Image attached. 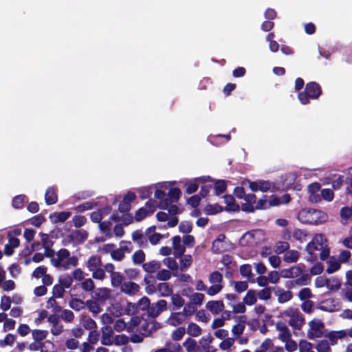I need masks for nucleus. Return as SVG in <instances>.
Segmentation results:
<instances>
[{"label":"nucleus","instance_id":"f257e3e1","mask_svg":"<svg viewBox=\"0 0 352 352\" xmlns=\"http://www.w3.org/2000/svg\"><path fill=\"white\" fill-rule=\"evenodd\" d=\"M52 247H45L44 257L51 258L52 265L56 268L67 270L75 267L78 264V259L76 256H70V252L65 248H61L57 253V257L54 258L55 252Z\"/></svg>","mask_w":352,"mask_h":352},{"label":"nucleus","instance_id":"f03ea898","mask_svg":"<svg viewBox=\"0 0 352 352\" xmlns=\"http://www.w3.org/2000/svg\"><path fill=\"white\" fill-rule=\"evenodd\" d=\"M298 219L302 223L318 225L325 222L328 218L327 214L314 208H302L298 214Z\"/></svg>","mask_w":352,"mask_h":352},{"label":"nucleus","instance_id":"7ed1b4c3","mask_svg":"<svg viewBox=\"0 0 352 352\" xmlns=\"http://www.w3.org/2000/svg\"><path fill=\"white\" fill-rule=\"evenodd\" d=\"M322 93L320 85L312 81L306 84L305 90L298 94V98L302 104H307L310 102V99H318Z\"/></svg>","mask_w":352,"mask_h":352},{"label":"nucleus","instance_id":"20e7f679","mask_svg":"<svg viewBox=\"0 0 352 352\" xmlns=\"http://www.w3.org/2000/svg\"><path fill=\"white\" fill-rule=\"evenodd\" d=\"M283 318H288V324L294 329L300 330L305 323V318L302 314L293 307H289L280 313Z\"/></svg>","mask_w":352,"mask_h":352},{"label":"nucleus","instance_id":"39448f33","mask_svg":"<svg viewBox=\"0 0 352 352\" xmlns=\"http://www.w3.org/2000/svg\"><path fill=\"white\" fill-rule=\"evenodd\" d=\"M305 268V265L303 264H300L298 266H293L291 267V274L292 278L298 277L300 275V277L295 279L294 280H288L286 282L285 286H294V284L298 286H305L310 283L311 279V275L309 274H303L302 272L303 269Z\"/></svg>","mask_w":352,"mask_h":352},{"label":"nucleus","instance_id":"423d86ee","mask_svg":"<svg viewBox=\"0 0 352 352\" xmlns=\"http://www.w3.org/2000/svg\"><path fill=\"white\" fill-rule=\"evenodd\" d=\"M212 180L210 176H201L195 177L192 179H187L182 182L184 187L185 188V192L188 195H191L197 192L200 185V183H204L206 181Z\"/></svg>","mask_w":352,"mask_h":352},{"label":"nucleus","instance_id":"0eeeda50","mask_svg":"<svg viewBox=\"0 0 352 352\" xmlns=\"http://www.w3.org/2000/svg\"><path fill=\"white\" fill-rule=\"evenodd\" d=\"M309 329L307 332V338L313 340L320 338L322 336L324 323L318 319H314L309 322Z\"/></svg>","mask_w":352,"mask_h":352},{"label":"nucleus","instance_id":"6e6552de","mask_svg":"<svg viewBox=\"0 0 352 352\" xmlns=\"http://www.w3.org/2000/svg\"><path fill=\"white\" fill-rule=\"evenodd\" d=\"M319 238L322 240V234L316 236L312 241L308 243L306 246V251L309 254L310 260L311 261H315L318 258V255L315 253V252L320 251L323 248V244L319 241Z\"/></svg>","mask_w":352,"mask_h":352},{"label":"nucleus","instance_id":"1a4fd4ad","mask_svg":"<svg viewBox=\"0 0 352 352\" xmlns=\"http://www.w3.org/2000/svg\"><path fill=\"white\" fill-rule=\"evenodd\" d=\"M160 328V324L154 319L146 320L140 326V333L144 336H149L157 329Z\"/></svg>","mask_w":352,"mask_h":352},{"label":"nucleus","instance_id":"9d476101","mask_svg":"<svg viewBox=\"0 0 352 352\" xmlns=\"http://www.w3.org/2000/svg\"><path fill=\"white\" fill-rule=\"evenodd\" d=\"M275 329L278 331V338L281 341H285L286 339L292 337V333L287 324L278 321L275 324Z\"/></svg>","mask_w":352,"mask_h":352},{"label":"nucleus","instance_id":"9b49d317","mask_svg":"<svg viewBox=\"0 0 352 352\" xmlns=\"http://www.w3.org/2000/svg\"><path fill=\"white\" fill-rule=\"evenodd\" d=\"M101 343L104 346L113 345V331L110 326H104L101 328Z\"/></svg>","mask_w":352,"mask_h":352},{"label":"nucleus","instance_id":"f8f14e48","mask_svg":"<svg viewBox=\"0 0 352 352\" xmlns=\"http://www.w3.org/2000/svg\"><path fill=\"white\" fill-rule=\"evenodd\" d=\"M243 199L245 203L241 204V210L245 212H254L255 211L254 204L256 203V196L254 194H245Z\"/></svg>","mask_w":352,"mask_h":352},{"label":"nucleus","instance_id":"ddd939ff","mask_svg":"<svg viewBox=\"0 0 352 352\" xmlns=\"http://www.w3.org/2000/svg\"><path fill=\"white\" fill-rule=\"evenodd\" d=\"M72 213L69 211L55 212L50 214L49 218L52 223H63L70 217Z\"/></svg>","mask_w":352,"mask_h":352},{"label":"nucleus","instance_id":"4468645a","mask_svg":"<svg viewBox=\"0 0 352 352\" xmlns=\"http://www.w3.org/2000/svg\"><path fill=\"white\" fill-rule=\"evenodd\" d=\"M186 320V318L182 311L175 312L172 313L167 319V324L173 327H177L184 323Z\"/></svg>","mask_w":352,"mask_h":352},{"label":"nucleus","instance_id":"2eb2a0df","mask_svg":"<svg viewBox=\"0 0 352 352\" xmlns=\"http://www.w3.org/2000/svg\"><path fill=\"white\" fill-rule=\"evenodd\" d=\"M225 204L226 206L225 208V210L226 211H232V212H238L240 210V206L238 204L236 203L234 197L232 195H226L223 196Z\"/></svg>","mask_w":352,"mask_h":352},{"label":"nucleus","instance_id":"dca6fc26","mask_svg":"<svg viewBox=\"0 0 352 352\" xmlns=\"http://www.w3.org/2000/svg\"><path fill=\"white\" fill-rule=\"evenodd\" d=\"M173 241V248L175 250V257H182L185 251L186 248L181 245V237L179 235L175 236L172 239Z\"/></svg>","mask_w":352,"mask_h":352},{"label":"nucleus","instance_id":"f3484780","mask_svg":"<svg viewBox=\"0 0 352 352\" xmlns=\"http://www.w3.org/2000/svg\"><path fill=\"white\" fill-rule=\"evenodd\" d=\"M212 186L214 188V194L216 196H219L226 191L227 182L224 179H213Z\"/></svg>","mask_w":352,"mask_h":352},{"label":"nucleus","instance_id":"a211bd4d","mask_svg":"<svg viewBox=\"0 0 352 352\" xmlns=\"http://www.w3.org/2000/svg\"><path fill=\"white\" fill-rule=\"evenodd\" d=\"M45 201L47 205H53L58 201V195L54 188L49 187L45 194Z\"/></svg>","mask_w":352,"mask_h":352},{"label":"nucleus","instance_id":"6ab92c4d","mask_svg":"<svg viewBox=\"0 0 352 352\" xmlns=\"http://www.w3.org/2000/svg\"><path fill=\"white\" fill-rule=\"evenodd\" d=\"M241 274L247 278L248 282L254 283L256 281L255 275L252 272V267L249 264L242 265L240 267Z\"/></svg>","mask_w":352,"mask_h":352},{"label":"nucleus","instance_id":"aec40b11","mask_svg":"<svg viewBox=\"0 0 352 352\" xmlns=\"http://www.w3.org/2000/svg\"><path fill=\"white\" fill-rule=\"evenodd\" d=\"M182 294L184 296H188L190 300L191 303H193V305H201L204 295L201 293H192V294L189 295V289H184L182 291Z\"/></svg>","mask_w":352,"mask_h":352},{"label":"nucleus","instance_id":"412c9836","mask_svg":"<svg viewBox=\"0 0 352 352\" xmlns=\"http://www.w3.org/2000/svg\"><path fill=\"white\" fill-rule=\"evenodd\" d=\"M206 307L212 314L217 315L223 310L224 305L222 301H209Z\"/></svg>","mask_w":352,"mask_h":352},{"label":"nucleus","instance_id":"4be33fe9","mask_svg":"<svg viewBox=\"0 0 352 352\" xmlns=\"http://www.w3.org/2000/svg\"><path fill=\"white\" fill-rule=\"evenodd\" d=\"M186 331L190 337L197 338L202 334L203 331L197 323L190 322L188 324Z\"/></svg>","mask_w":352,"mask_h":352},{"label":"nucleus","instance_id":"5701e85b","mask_svg":"<svg viewBox=\"0 0 352 352\" xmlns=\"http://www.w3.org/2000/svg\"><path fill=\"white\" fill-rule=\"evenodd\" d=\"M96 298L103 300L109 297V290L107 287H89Z\"/></svg>","mask_w":352,"mask_h":352},{"label":"nucleus","instance_id":"b1692460","mask_svg":"<svg viewBox=\"0 0 352 352\" xmlns=\"http://www.w3.org/2000/svg\"><path fill=\"white\" fill-rule=\"evenodd\" d=\"M183 346L186 352H197L199 349L197 341L192 338H188L186 339L183 343Z\"/></svg>","mask_w":352,"mask_h":352},{"label":"nucleus","instance_id":"393cba45","mask_svg":"<svg viewBox=\"0 0 352 352\" xmlns=\"http://www.w3.org/2000/svg\"><path fill=\"white\" fill-rule=\"evenodd\" d=\"M223 210V208L218 204H208L206 206L204 209V212L207 215H214L217 213L221 212Z\"/></svg>","mask_w":352,"mask_h":352},{"label":"nucleus","instance_id":"a878e982","mask_svg":"<svg viewBox=\"0 0 352 352\" xmlns=\"http://www.w3.org/2000/svg\"><path fill=\"white\" fill-rule=\"evenodd\" d=\"M101 265V258L98 255H93L90 256L87 263V266L89 271L96 270V268H98Z\"/></svg>","mask_w":352,"mask_h":352},{"label":"nucleus","instance_id":"bb28decb","mask_svg":"<svg viewBox=\"0 0 352 352\" xmlns=\"http://www.w3.org/2000/svg\"><path fill=\"white\" fill-rule=\"evenodd\" d=\"M328 266L327 267L326 272L328 274H333L338 271L341 265L339 261H337L335 257H330L329 261H327Z\"/></svg>","mask_w":352,"mask_h":352},{"label":"nucleus","instance_id":"cd10ccee","mask_svg":"<svg viewBox=\"0 0 352 352\" xmlns=\"http://www.w3.org/2000/svg\"><path fill=\"white\" fill-rule=\"evenodd\" d=\"M299 258V252L297 250H287L283 256V261L288 263L296 262Z\"/></svg>","mask_w":352,"mask_h":352},{"label":"nucleus","instance_id":"c85d7f7f","mask_svg":"<svg viewBox=\"0 0 352 352\" xmlns=\"http://www.w3.org/2000/svg\"><path fill=\"white\" fill-rule=\"evenodd\" d=\"M144 271L148 273H154L157 272L161 267V263L157 261H152L148 263H145L142 265Z\"/></svg>","mask_w":352,"mask_h":352},{"label":"nucleus","instance_id":"c756f323","mask_svg":"<svg viewBox=\"0 0 352 352\" xmlns=\"http://www.w3.org/2000/svg\"><path fill=\"white\" fill-rule=\"evenodd\" d=\"M48 331L43 329H34L32 331V336L34 341L45 342L43 340L47 337Z\"/></svg>","mask_w":352,"mask_h":352},{"label":"nucleus","instance_id":"7c9ffc66","mask_svg":"<svg viewBox=\"0 0 352 352\" xmlns=\"http://www.w3.org/2000/svg\"><path fill=\"white\" fill-rule=\"evenodd\" d=\"M47 344L52 345V342L49 340L45 341V342L34 341V342L30 344V345L28 346V349L32 351H41V352H46L44 349L45 348Z\"/></svg>","mask_w":352,"mask_h":352},{"label":"nucleus","instance_id":"2f4dec72","mask_svg":"<svg viewBox=\"0 0 352 352\" xmlns=\"http://www.w3.org/2000/svg\"><path fill=\"white\" fill-rule=\"evenodd\" d=\"M346 336H347V333L344 330L333 331L329 333L328 338H329V340L331 341L332 344H333L337 342V340L338 339L344 338L346 337Z\"/></svg>","mask_w":352,"mask_h":352},{"label":"nucleus","instance_id":"473e14b6","mask_svg":"<svg viewBox=\"0 0 352 352\" xmlns=\"http://www.w3.org/2000/svg\"><path fill=\"white\" fill-rule=\"evenodd\" d=\"M132 239L134 241H137L141 247L147 245V240L144 237L142 231L140 230H137L132 233Z\"/></svg>","mask_w":352,"mask_h":352},{"label":"nucleus","instance_id":"72a5a7b5","mask_svg":"<svg viewBox=\"0 0 352 352\" xmlns=\"http://www.w3.org/2000/svg\"><path fill=\"white\" fill-rule=\"evenodd\" d=\"M315 286H341V283L338 282L331 285L330 280L325 276H320L315 280Z\"/></svg>","mask_w":352,"mask_h":352},{"label":"nucleus","instance_id":"f704fd0d","mask_svg":"<svg viewBox=\"0 0 352 352\" xmlns=\"http://www.w3.org/2000/svg\"><path fill=\"white\" fill-rule=\"evenodd\" d=\"M212 182H213V178L212 177V180H210V181H206L204 183H200V184L201 186V190L199 192V195L201 197L204 198L208 195L210 189L212 187Z\"/></svg>","mask_w":352,"mask_h":352},{"label":"nucleus","instance_id":"c9c22d12","mask_svg":"<svg viewBox=\"0 0 352 352\" xmlns=\"http://www.w3.org/2000/svg\"><path fill=\"white\" fill-rule=\"evenodd\" d=\"M223 279L222 274L219 271H214L210 275V283L212 286H222L220 283Z\"/></svg>","mask_w":352,"mask_h":352},{"label":"nucleus","instance_id":"e433bc0d","mask_svg":"<svg viewBox=\"0 0 352 352\" xmlns=\"http://www.w3.org/2000/svg\"><path fill=\"white\" fill-rule=\"evenodd\" d=\"M141 322V318L139 316H133L127 322V331L134 332L137 330L138 325Z\"/></svg>","mask_w":352,"mask_h":352},{"label":"nucleus","instance_id":"4c0bfd02","mask_svg":"<svg viewBox=\"0 0 352 352\" xmlns=\"http://www.w3.org/2000/svg\"><path fill=\"white\" fill-rule=\"evenodd\" d=\"M276 292V295L278 296V300L280 302H285L289 300L292 294L289 291H285L284 289H280Z\"/></svg>","mask_w":352,"mask_h":352},{"label":"nucleus","instance_id":"58836bf2","mask_svg":"<svg viewBox=\"0 0 352 352\" xmlns=\"http://www.w3.org/2000/svg\"><path fill=\"white\" fill-rule=\"evenodd\" d=\"M160 352H180L182 346L179 344L167 343L166 347L158 349Z\"/></svg>","mask_w":352,"mask_h":352},{"label":"nucleus","instance_id":"ea45409f","mask_svg":"<svg viewBox=\"0 0 352 352\" xmlns=\"http://www.w3.org/2000/svg\"><path fill=\"white\" fill-rule=\"evenodd\" d=\"M25 195H19L12 199V205L15 209H22L24 207Z\"/></svg>","mask_w":352,"mask_h":352},{"label":"nucleus","instance_id":"a19ab883","mask_svg":"<svg viewBox=\"0 0 352 352\" xmlns=\"http://www.w3.org/2000/svg\"><path fill=\"white\" fill-rule=\"evenodd\" d=\"M197 311V307L196 305H193V303L188 302L185 305L183 311L182 313L184 314V316L187 319L192 315H193Z\"/></svg>","mask_w":352,"mask_h":352},{"label":"nucleus","instance_id":"79ce46f5","mask_svg":"<svg viewBox=\"0 0 352 352\" xmlns=\"http://www.w3.org/2000/svg\"><path fill=\"white\" fill-rule=\"evenodd\" d=\"M282 342L285 343V349L287 352H294L298 349L297 342L292 340V337L285 340V341H283Z\"/></svg>","mask_w":352,"mask_h":352},{"label":"nucleus","instance_id":"37998d69","mask_svg":"<svg viewBox=\"0 0 352 352\" xmlns=\"http://www.w3.org/2000/svg\"><path fill=\"white\" fill-rule=\"evenodd\" d=\"M185 333L186 329L184 327H179L173 331L171 338L173 341H179L183 338Z\"/></svg>","mask_w":352,"mask_h":352},{"label":"nucleus","instance_id":"c03bdc74","mask_svg":"<svg viewBox=\"0 0 352 352\" xmlns=\"http://www.w3.org/2000/svg\"><path fill=\"white\" fill-rule=\"evenodd\" d=\"M182 195V192L179 188H171L168 190V197L173 202L176 203L179 201Z\"/></svg>","mask_w":352,"mask_h":352},{"label":"nucleus","instance_id":"a18cd8bd","mask_svg":"<svg viewBox=\"0 0 352 352\" xmlns=\"http://www.w3.org/2000/svg\"><path fill=\"white\" fill-rule=\"evenodd\" d=\"M235 339L234 338H226L219 344V348L223 351H228L234 345Z\"/></svg>","mask_w":352,"mask_h":352},{"label":"nucleus","instance_id":"49530a36","mask_svg":"<svg viewBox=\"0 0 352 352\" xmlns=\"http://www.w3.org/2000/svg\"><path fill=\"white\" fill-rule=\"evenodd\" d=\"M132 261L134 264H142L145 261V254L143 250H139L134 252L132 256Z\"/></svg>","mask_w":352,"mask_h":352},{"label":"nucleus","instance_id":"de8ad7c7","mask_svg":"<svg viewBox=\"0 0 352 352\" xmlns=\"http://www.w3.org/2000/svg\"><path fill=\"white\" fill-rule=\"evenodd\" d=\"M99 228L100 230L105 234V235L107 236H109V237H111V221L109 220V221H100L99 223Z\"/></svg>","mask_w":352,"mask_h":352},{"label":"nucleus","instance_id":"09e8293b","mask_svg":"<svg viewBox=\"0 0 352 352\" xmlns=\"http://www.w3.org/2000/svg\"><path fill=\"white\" fill-rule=\"evenodd\" d=\"M259 234H263V231L261 230H252L245 233L242 237V239H247L248 243L252 244L254 243V239L255 238L256 235Z\"/></svg>","mask_w":352,"mask_h":352},{"label":"nucleus","instance_id":"8fccbe9b","mask_svg":"<svg viewBox=\"0 0 352 352\" xmlns=\"http://www.w3.org/2000/svg\"><path fill=\"white\" fill-rule=\"evenodd\" d=\"M45 221L46 219L42 214H36L29 219L30 224L37 228H39Z\"/></svg>","mask_w":352,"mask_h":352},{"label":"nucleus","instance_id":"3c124183","mask_svg":"<svg viewBox=\"0 0 352 352\" xmlns=\"http://www.w3.org/2000/svg\"><path fill=\"white\" fill-rule=\"evenodd\" d=\"M123 275L120 272H114L111 274V280L112 286H122L121 284L124 280Z\"/></svg>","mask_w":352,"mask_h":352},{"label":"nucleus","instance_id":"603ef678","mask_svg":"<svg viewBox=\"0 0 352 352\" xmlns=\"http://www.w3.org/2000/svg\"><path fill=\"white\" fill-rule=\"evenodd\" d=\"M82 325L86 329L95 330L97 327L96 322L90 318H83L82 319Z\"/></svg>","mask_w":352,"mask_h":352},{"label":"nucleus","instance_id":"864d4df0","mask_svg":"<svg viewBox=\"0 0 352 352\" xmlns=\"http://www.w3.org/2000/svg\"><path fill=\"white\" fill-rule=\"evenodd\" d=\"M192 224L190 221H184L179 225V230L180 232L189 234L192 232Z\"/></svg>","mask_w":352,"mask_h":352},{"label":"nucleus","instance_id":"5fc2aeb1","mask_svg":"<svg viewBox=\"0 0 352 352\" xmlns=\"http://www.w3.org/2000/svg\"><path fill=\"white\" fill-rule=\"evenodd\" d=\"M318 352H331V347L327 340H321L316 346Z\"/></svg>","mask_w":352,"mask_h":352},{"label":"nucleus","instance_id":"6e6d98bb","mask_svg":"<svg viewBox=\"0 0 352 352\" xmlns=\"http://www.w3.org/2000/svg\"><path fill=\"white\" fill-rule=\"evenodd\" d=\"M212 251L215 254H219L225 251L226 245L224 243L214 240L212 243Z\"/></svg>","mask_w":352,"mask_h":352},{"label":"nucleus","instance_id":"4d7b16f0","mask_svg":"<svg viewBox=\"0 0 352 352\" xmlns=\"http://www.w3.org/2000/svg\"><path fill=\"white\" fill-rule=\"evenodd\" d=\"M72 282V277L68 274H65L60 276L59 284H56L54 286H71Z\"/></svg>","mask_w":352,"mask_h":352},{"label":"nucleus","instance_id":"13d9d810","mask_svg":"<svg viewBox=\"0 0 352 352\" xmlns=\"http://www.w3.org/2000/svg\"><path fill=\"white\" fill-rule=\"evenodd\" d=\"M113 329L118 332H121L124 330L127 331V322L124 319H118L113 324Z\"/></svg>","mask_w":352,"mask_h":352},{"label":"nucleus","instance_id":"bf43d9fd","mask_svg":"<svg viewBox=\"0 0 352 352\" xmlns=\"http://www.w3.org/2000/svg\"><path fill=\"white\" fill-rule=\"evenodd\" d=\"M129 342V338L125 335H117L113 337V344L117 346H122L127 344Z\"/></svg>","mask_w":352,"mask_h":352},{"label":"nucleus","instance_id":"052dcab7","mask_svg":"<svg viewBox=\"0 0 352 352\" xmlns=\"http://www.w3.org/2000/svg\"><path fill=\"white\" fill-rule=\"evenodd\" d=\"M243 301L248 305H254L256 302L255 292L253 290H250L245 296Z\"/></svg>","mask_w":352,"mask_h":352},{"label":"nucleus","instance_id":"680f3d73","mask_svg":"<svg viewBox=\"0 0 352 352\" xmlns=\"http://www.w3.org/2000/svg\"><path fill=\"white\" fill-rule=\"evenodd\" d=\"M109 310L116 317H119L124 313L123 309L119 303L113 304Z\"/></svg>","mask_w":352,"mask_h":352},{"label":"nucleus","instance_id":"e2e57ef3","mask_svg":"<svg viewBox=\"0 0 352 352\" xmlns=\"http://www.w3.org/2000/svg\"><path fill=\"white\" fill-rule=\"evenodd\" d=\"M60 317L67 322H72L74 319V314L70 310L64 309L61 311Z\"/></svg>","mask_w":352,"mask_h":352},{"label":"nucleus","instance_id":"0e129e2a","mask_svg":"<svg viewBox=\"0 0 352 352\" xmlns=\"http://www.w3.org/2000/svg\"><path fill=\"white\" fill-rule=\"evenodd\" d=\"M16 336L13 334H8L3 340H0V346L4 347L8 345H12L15 342Z\"/></svg>","mask_w":352,"mask_h":352},{"label":"nucleus","instance_id":"69168bd1","mask_svg":"<svg viewBox=\"0 0 352 352\" xmlns=\"http://www.w3.org/2000/svg\"><path fill=\"white\" fill-rule=\"evenodd\" d=\"M299 352H311L313 349V344L306 340H301L299 342Z\"/></svg>","mask_w":352,"mask_h":352},{"label":"nucleus","instance_id":"338daca9","mask_svg":"<svg viewBox=\"0 0 352 352\" xmlns=\"http://www.w3.org/2000/svg\"><path fill=\"white\" fill-rule=\"evenodd\" d=\"M273 346L272 340L270 339H266L261 344L259 349H256L255 352H267Z\"/></svg>","mask_w":352,"mask_h":352},{"label":"nucleus","instance_id":"774afa93","mask_svg":"<svg viewBox=\"0 0 352 352\" xmlns=\"http://www.w3.org/2000/svg\"><path fill=\"white\" fill-rule=\"evenodd\" d=\"M196 320L198 322L207 323L210 320V316L207 315L204 310H199L196 312Z\"/></svg>","mask_w":352,"mask_h":352}]
</instances>
